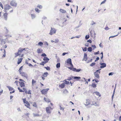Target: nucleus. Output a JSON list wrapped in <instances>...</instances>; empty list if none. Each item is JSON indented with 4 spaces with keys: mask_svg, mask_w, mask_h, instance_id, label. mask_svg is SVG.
I'll use <instances>...</instances> for the list:
<instances>
[{
    "mask_svg": "<svg viewBox=\"0 0 121 121\" xmlns=\"http://www.w3.org/2000/svg\"><path fill=\"white\" fill-rule=\"evenodd\" d=\"M94 81H95V82H99V81L98 80H96V79H94L92 81L93 82Z\"/></svg>",
    "mask_w": 121,
    "mask_h": 121,
    "instance_id": "nucleus-54",
    "label": "nucleus"
},
{
    "mask_svg": "<svg viewBox=\"0 0 121 121\" xmlns=\"http://www.w3.org/2000/svg\"><path fill=\"white\" fill-rule=\"evenodd\" d=\"M87 51H88L91 52L92 51V49L91 47H89L87 48Z\"/></svg>",
    "mask_w": 121,
    "mask_h": 121,
    "instance_id": "nucleus-34",
    "label": "nucleus"
},
{
    "mask_svg": "<svg viewBox=\"0 0 121 121\" xmlns=\"http://www.w3.org/2000/svg\"><path fill=\"white\" fill-rule=\"evenodd\" d=\"M100 70H101V69L97 70L94 74L95 77L98 79H99V74L100 73V72L99 71Z\"/></svg>",
    "mask_w": 121,
    "mask_h": 121,
    "instance_id": "nucleus-1",
    "label": "nucleus"
},
{
    "mask_svg": "<svg viewBox=\"0 0 121 121\" xmlns=\"http://www.w3.org/2000/svg\"><path fill=\"white\" fill-rule=\"evenodd\" d=\"M46 62H44V61L43 62H42L40 64V65H43V66H44V64H46Z\"/></svg>",
    "mask_w": 121,
    "mask_h": 121,
    "instance_id": "nucleus-38",
    "label": "nucleus"
},
{
    "mask_svg": "<svg viewBox=\"0 0 121 121\" xmlns=\"http://www.w3.org/2000/svg\"><path fill=\"white\" fill-rule=\"evenodd\" d=\"M87 54L85 53L84 54V59L85 61H86L87 59Z\"/></svg>",
    "mask_w": 121,
    "mask_h": 121,
    "instance_id": "nucleus-23",
    "label": "nucleus"
},
{
    "mask_svg": "<svg viewBox=\"0 0 121 121\" xmlns=\"http://www.w3.org/2000/svg\"><path fill=\"white\" fill-rule=\"evenodd\" d=\"M65 82L64 83H65V84H69V81H67L66 80H65Z\"/></svg>",
    "mask_w": 121,
    "mask_h": 121,
    "instance_id": "nucleus-43",
    "label": "nucleus"
},
{
    "mask_svg": "<svg viewBox=\"0 0 121 121\" xmlns=\"http://www.w3.org/2000/svg\"><path fill=\"white\" fill-rule=\"evenodd\" d=\"M4 54H3V56H2L3 57H5V56H6V55H5L6 52H5V50L4 49Z\"/></svg>",
    "mask_w": 121,
    "mask_h": 121,
    "instance_id": "nucleus-46",
    "label": "nucleus"
},
{
    "mask_svg": "<svg viewBox=\"0 0 121 121\" xmlns=\"http://www.w3.org/2000/svg\"><path fill=\"white\" fill-rule=\"evenodd\" d=\"M33 115L34 117H38L39 116V115L37 114H34Z\"/></svg>",
    "mask_w": 121,
    "mask_h": 121,
    "instance_id": "nucleus-49",
    "label": "nucleus"
},
{
    "mask_svg": "<svg viewBox=\"0 0 121 121\" xmlns=\"http://www.w3.org/2000/svg\"><path fill=\"white\" fill-rule=\"evenodd\" d=\"M106 1V0H104V1H103L101 3V4H104V3Z\"/></svg>",
    "mask_w": 121,
    "mask_h": 121,
    "instance_id": "nucleus-62",
    "label": "nucleus"
},
{
    "mask_svg": "<svg viewBox=\"0 0 121 121\" xmlns=\"http://www.w3.org/2000/svg\"><path fill=\"white\" fill-rule=\"evenodd\" d=\"M0 6L3 9V5L1 3V2H0Z\"/></svg>",
    "mask_w": 121,
    "mask_h": 121,
    "instance_id": "nucleus-61",
    "label": "nucleus"
},
{
    "mask_svg": "<svg viewBox=\"0 0 121 121\" xmlns=\"http://www.w3.org/2000/svg\"><path fill=\"white\" fill-rule=\"evenodd\" d=\"M49 90V89L48 88L43 89L41 91V92L42 94L45 95L47 93V92Z\"/></svg>",
    "mask_w": 121,
    "mask_h": 121,
    "instance_id": "nucleus-8",
    "label": "nucleus"
},
{
    "mask_svg": "<svg viewBox=\"0 0 121 121\" xmlns=\"http://www.w3.org/2000/svg\"><path fill=\"white\" fill-rule=\"evenodd\" d=\"M60 12L62 13H66V11L65 10L62 9H60Z\"/></svg>",
    "mask_w": 121,
    "mask_h": 121,
    "instance_id": "nucleus-26",
    "label": "nucleus"
},
{
    "mask_svg": "<svg viewBox=\"0 0 121 121\" xmlns=\"http://www.w3.org/2000/svg\"><path fill=\"white\" fill-rule=\"evenodd\" d=\"M25 104V106L27 108H29V107L30 106V104L27 101H26V104Z\"/></svg>",
    "mask_w": 121,
    "mask_h": 121,
    "instance_id": "nucleus-19",
    "label": "nucleus"
},
{
    "mask_svg": "<svg viewBox=\"0 0 121 121\" xmlns=\"http://www.w3.org/2000/svg\"><path fill=\"white\" fill-rule=\"evenodd\" d=\"M100 54H101V59H102L103 57V52H102Z\"/></svg>",
    "mask_w": 121,
    "mask_h": 121,
    "instance_id": "nucleus-59",
    "label": "nucleus"
},
{
    "mask_svg": "<svg viewBox=\"0 0 121 121\" xmlns=\"http://www.w3.org/2000/svg\"><path fill=\"white\" fill-rule=\"evenodd\" d=\"M38 8H39V9H41L42 8V5H38L37 7Z\"/></svg>",
    "mask_w": 121,
    "mask_h": 121,
    "instance_id": "nucleus-44",
    "label": "nucleus"
},
{
    "mask_svg": "<svg viewBox=\"0 0 121 121\" xmlns=\"http://www.w3.org/2000/svg\"><path fill=\"white\" fill-rule=\"evenodd\" d=\"M68 68L70 70L77 72H78L80 71L81 70V69H76L75 68H73L72 67H68Z\"/></svg>",
    "mask_w": 121,
    "mask_h": 121,
    "instance_id": "nucleus-3",
    "label": "nucleus"
},
{
    "mask_svg": "<svg viewBox=\"0 0 121 121\" xmlns=\"http://www.w3.org/2000/svg\"><path fill=\"white\" fill-rule=\"evenodd\" d=\"M22 59L23 58H18L17 62V64H18L19 65L21 63L22 60Z\"/></svg>",
    "mask_w": 121,
    "mask_h": 121,
    "instance_id": "nucleus-18",
    "label": "nucleus"
},
{
    "mask_svg": "<svg viewBox=\"0 0 121 121\" xmlns=\"http://www.w3.org/2000/svg\"><path fill=\"white\" fill-rule=\"evenodd\" d=\"M18 89L19 91L20 92H24V91L23 90H22V89H20V88L19 87L18 88Z\"/></svg>",
    "mask_w": 121,
    "mask_h": 121,
    "instance_id": "nucleus-41",
    "label": "nucleus"
},
{
    "mask_svg": "<svg viewBox=\"0 0 121 121\" xmlns=\"http://www.w3.org/2000/svg\"><path fill=\"white\" fill-rule=\"evenodd\" d=\"M10 5L12 6L16 7L17 6V4L14 0H12L10 3Z\"/></svg>",
    "mask_w": 121,
    "mask_h": 121,
    "instance_id": "nucleus-9",
    "label": "nucleus"
},
{
    "mask_svg": "<svg viewBox=\"0 0 121 121\" xmlns=\"http://www.w3.org/2000/svg\"><path fill=\"white\" fill-rule=\"evenodd\" d=\"M26 48H19V49L18 50V53H19L21 54V53H22V52L24 51L25 50Z\"/></svg>",
    "mask_w": 121,
    "mask_h": 121,
    "instance_id": "nucleus-10",
    "label": "nucleus"
},
{
    "mask_svg": "<svg viewBox=\"0 0 121 121\" xmlns=\"http://www.w3.org/2000/svg\"><path fill=\"white\" fill-rule=\"evenodd\" d=\"M43 44V43L42 42H39L38 44V45L42 46Z\"/></svg>",
    "mask_w": 121,
    "mask_h": 121,
    "instance_id": "nucleus-35",
    "label": "nucleus"
},
{
    "mask_svg": "<svg viewBox=\"0 0 121 121\" xmlns=\"http://www.w3.org/2000/svg\"><path fill=\"white\" fill-rule=\"evenodd\" d=\"M95 63L94 62L92 63L90 65V66H93L95 65Z\"/></svg>",
    "mask_w": 121,
    "mask_h": 121,
    "instance_id": "nucleus-48",
    "label": "nucleus"
},
{
    "mask_svg": "<svg viewBox=\"0 0 121 121\" xmlns=\"http://www.w3.org/2000/svg\"><path fill=\"white\" fill-rule=\"evenodd\" d=\"M59 41V40L58 39H55V41H54V42L55 43H58Z\"/></svg>",
    "mask_w": 121,
    "mask_h": 121,
    "instance_id": "nucleus-58",
    "label": "nucleus"
},
{
    "mask_svg": "<svg viewBox=\"0 0 121 121\" xmlns=\"http://www.w3.org/2000/svg\"><path fill=\"white\" fill-rule=\"evenodd\" d=\"M87 42H89L90 43H91L92 42L91 40L90 39H89L87 41Z\"/></svg>",
    "mask_w": 121,
    "mask_h": 121,
    "instance_id": "nucleus-63",
    "label": "nucleus"
},
{
    "mask_svg": "<svg viewBox=\"0 0 121 121\" xmlns=\"http://www.w3.org/2000/svg\"><path fill=\"white\" fill-rule=\"evenodd\" d=\"M66 63L67 64L69 65H70L72 67H73V65L72 63L71 59L70 58H69L67 59Z\"/></svg>",
    "mask_w": 121,
    "mask_h": 121,
    "instance_id": "nucleus-6",
    "label": "nucleus"
},
{
    "mask_svg": "<svg viewBox=\"0 0 121 121\" xmlns=\"http://www.w3.org/2000/svg\"><path fill=\"white\" fill-rule=\"evenodd\" d=\"M73 77L72 76V77H69L67 80H71L72 78H73Z\"/></svg>",
    "mask_w": 121,
    "mask_h": 121,
    "instance_id": "nucleus-39",
    "label": "nucleus"
},
{
    "mask_svg": "<svg viewBox=\"0 0 121 121\" xmlns=\"http://www.w3.org/2000/svg\"><path fill=\"white\" fill-rule=\"evenodd\" d=\"M12 8V7L8 4H6L4 7V9L5 10V12H7V10H8L9 9Z\"/></svg>",
    "mask_w": 121,
    "mask_h": 121,
    "instance_id": "nucleus-4",
    "label": "nucleus"
},
{
    "mask_svg": "<svg viewBox=\"0 0 121 121\" xmlns=\"http://www.w3.org/2000/svg\"><path fill=\"white\" fill-rule=\"evenodd\" d=\"M23 66H22L21 67H20V68L19 69V70H18L19 72L20 73H21V71L22 69L23 68Z\"/></svg>",
    "mask_w": 121,
    "mask_h": 121,
    "instance_id": "nucleus-36",
    "label": "nucleus"
},
{
    "mask_svg": "<svg viewBox=\"0 0 121 121\" xmlns=\"http://www.w3.org/2000/svg\"><path fill=\"white\" fill-rule=\"evenodd\" d=\"M92 105L95 106H98L99 105V103L97 101H93L92 102Z\"/></svg>",
    "mask_w": 121,
    "mask_h": 121,
    "instance_id": "nucleus-12",
    "label": "nucleus"
},
{
    "mask_svg": "<svg viewBox=\"0 0 121 121\" xmlns=\"http://www.w3.org/2000/svg\"><path fill=\"white\" fill-rule=\"evenodd\" d=\"M43 60L44 62H45L46 63H48L49 60V58L46 57H44L43 58Z\"/></svg>",
    "mask_w": 121,
    "mask_h": 121,
    "instance_id": "nucleus-11",
    "label": "nucleus"
},
{
    "mask_svg": "<svg viewBox=\"0 0 121 121\" xmlns=\"http://www.w3.org/2000/svg\"><path fill=\"white\" fill-rule=\"evenodd\" d=\"M91 47L93 48V50L96 48V46L95 45H92Z\"/></svg>",
    "mask_w": 121,
    "mask_h": 121,
    "instance_id": "nucleus-57",
    "label": "nucleus"
},
{
    "mask_svg": "<svg viewBox=\"0 0 121 121\" xmlns=\"http://www.w3.org/2000/svg\"><path fill=\"white\" fill-rule=\"evenodd\" d=\"M113 73H112V72L110 73L109 74V76H110V75H113Z\"/></svg>",
    "mask_w": 121,
    "mask_h": 121,
    "instance_id": "nucleus-64",
    "label": "nucleus"
},
{
    "mask_svg": "<svg viewBox=\"0 0 121 121\" xmlns=\"http://www.w3.org/2000/svg\"><path fill=\"white\" fill-rule=\"evenodd\" d=\"M99 53V51H98L97 52H94V54L95 55H96L97 54H98Z\"/></svg>",
    "mask_w": 121,
    "mask_h": 121,
    "instance_id": "nucleus-45",
    "label": "nucleus"
},
{
    "mask_svg": "<svg viewBox=\"0 0 121 121\" xmlns=\"http://www.w3.org/2000/svg\"><path fill=\"white\" fill-rule=\"evenodd\" d=\"M83 50L84 52H86L87 50V48L86 47H85L83 49Z\"/></svg>",
    "mask_w": 121,
    "mask_h": 121,
    "instance_id": "nucleus-51",
    "label": "nucleus"
},
{
    "mask_svg": "<svg viewBox=\"0 0 121 121\" xmlns=\"http://www.w3.org/2000/svg\"><path fill=\"white\" fill-rule=\"evenodd\" d=\"M85 37V38L86 39H87L89 38V35H86V36Z\"/></svg>",
    "mask_w": 121,
    "mask_h": 121,
    "instance_id": "nucleus-55",
    "label": "nucleus"
},
{
    "mask_svg": "<svg viewBox=\"0 0 121 121\" xmlns=\"http://www.w3.org/2000/svg\"><path fill=\"white\" fill-rule=\"evenodd\" d=\"M73 78L74 79H75L76 80H78L81 78L80 77H73Z\"/></svg>",
    "mask_w": 121,
    "mask_h": 121,
    "instance_id": "nucleus-22",
    "label": "nucleus"
},
{
    "mask_svg": "<svg viewBox=\"0 0 121 121\" xmlns=\"http://www.w3.org/2000/svg\"><path fill=\"white\" fill-rule=\"evenodd\" d=\"M56 31V30L54 28H51V30L49 33V34L52 35L54 34H55Z\"/></svg>",
    "mask_w": 121,
    "mask_h": 121,
    "instance_id": "nucleus-5",
    "label": "nucleus"
},
{
    "mask_svg": "<svg viewBox=\"0 0 121 121\" xmlns=\"http://www.w3.org/2000/svg\"><path fill=\"white\" fill-rule=\"evenodd\" d=\"M95 94L97 95H98L99 96H101L100 95V94L99 93V92H95Z\"/></svg>",
    "mask_w": 121,
    "mask_h": 121,
    "instance_id": "nucleus-37",
    "label": "nucleus"
},
{
    "mask_svg": "<svg viewBox=\"0 0 121 121\" xmlns=\"http://www.w3.org/2000/svg\"><path fill=\"white\" fill-rule=\"evenodd\" d=\"M118 35V34H117V35H114V36H110V37L109 38V39H110V38H113V37H115L116 36H117Z\"/></svg>",
    "mask_w": 121,
    "mask_h": 121,
    "instance_id": "nucleus-56",
    "label": "nucleus"
},
{
    "mask_svg": "<svg viewBox=\"0 0 121 121\" xmlns=\"http://www.w3.org/2000/svg\"><path fill=\"white\" fill-rule=\"evenodd\" d=\"M44 68L46 69L47 70H50V68L48 66L45 67Z\"/></svg>",
    "mask_w": 121,
    "mask_h": 121,
    "instance_id": "nucleus-40",
    "label": "nucleus"
},
{
    "mask_svg": "<svg viewBox=\"0 0 121 121\" xmlns=\"http://www.w3.org/2000/svg\"><path fill=\"white\" fill-rule=\"evenodd\" d=\"M28 60H26V63L27 64H28V65L30 66V63H28Z\"/></svg>",
    "mask_w": 121,
    "mask_h": 121,
    "instance_id": "nucleus-42",
    "label": "nucleus"
},
{
    "mask_svg": "<svg viewBox=\"0 0 121 121\" xmlns=\"http://www.w3.org/2000/svg\"><path fill=\"white\" fill-rule=\"evenodd\" d=\"M23 91H24V92H25V93L26 94H30V90H29L28 92L27 91L26 89L25 88H23Z\"/></svg>",
    "mask_w": 121,
    "mask_h": 121,
    "instance_id": "nucleus-16",
    "label": "nucleus"
},
{
    "mask_svg": "<svg viewBox=\"0 0 121 121\" xmlns=\"http://www.w3.org/2000/svg\"><path fill=\"white\" fill-rule=\"evenodd\" d=\"M90 104V100H86V105H88L89 104Z\"/></svg>",
    "mask_w": 121,
    "mask_h": 121,
    "instance_id": "nucleus-31",
    "label": "nucleus"
},
{
    "mask_svg": "<svg viewBox=\"0 0 121 121\" xmlns=\"http://www.w3.org/2000/svg\"><path fill=\"white\" fill-rule=\"evenodd\" d=\"M56 67L57 68H59L60 67V63H57L56 65Z\"/></svg>",
    "mask_w": 121,
    "mask_h": 121,
    "instance_id": "nucleus-32",
    "label": "nucleus"
},
{
    "mask_svg": "<svg viewBox=\"0 0 121 121\" xmlns=\"http://www.w3.org/2000/svg\"><path fill=\"white\" fill-rule=\"evenodd\" d=\"M31 18L32 19H34L35 17V14H31Z\"/></svg>",
    "mask_w": 121,
    "mask_h": 121,
    "instance_id": "nucleus-33",
    "label": "nucleus"
},
{
    "mask_svg": "<svg viewBox=\"0 0 121 121\" xmlns=\"http://www.w3.org/2000/svg\"><path fill=\"white\" fill-rule=\"evenodd\" d=\"M20 73L22 76L26 77V74L24 72H21V73Z\"/></svg>",
    "mask_w": 121,
    "mask_h": 121,
    "instance_id": "nucleus-25",
    "label": "nucleus"
},
{
    "mask_svg": "<svg viewBox=\"0 0 121 121\" xmlns=\"http://www.w3.org/2000/svg\"><path fill=\"white\" fill-rule=\"evenodd\" d=\"M48 73L46 72L44 73L42 75V76L41 77L42 79L43 80H44L45 78L47 77L48 75Z\"/></svg>",
    "mask_w": 121,
    "mask_h": 121,
    "instance_id": "nucleus-7",
    "label": "nucleus"
},
{
    "mask_svg": "<svg viewBox=\"0 0 121 121\" xmlns=\"http://www.w3.org/2000/svg\"><path fill=\"white\" fill-rule=\"evenodd\" d=\"M53 109L50 106H48L46 108V111L47 113L48 114H50L51 112V110Z\"/></svg>",
    "mask_w": 121,
    "mask_h": 121,
    "instance_id": "nucleus-2",
    "label": "nucleus"
},
{
    "mask_svg": "<svg viewBox=\"0 0 121 121\" xmlns=\"http://www.w3.org/2000/svg\"><path fill=\"white\" fill-rule=\"evenodd\" d=\"M7 87L9 88V91H11L13 89V87L9 86H7Z\"/></svg>",
    "mask_w": 121,
    "mask_h": 121,
    "instance_id": "nucleus-28",
    "label": "nucleus"
},
{
    "mask_svg": "<svg viewBox=\"0 0 121 121\" xmlns=\"http://www.w3.org/2000/svg\"><path fill=\"white\" fill-rule=\"evenodd\" d=\"M41 56H42L46 57V55L44 53H43L41 55Z\"/></svg>",
    "mask_w": 121,
    "mask_h": 121,
    "instance_id": "nucleus-53",
    "label": "nucleus"
},
{
    "mask_svg": "<svg viewBox=\"0 0 121 121\" xmlns=\"http://www.w3.org/2000/svg\"><path fill=\"white\" fill-rule=\"evenodd\" d=\"M42 51L43 50L39 48H38L37 50V52L38 53H41Z\"/></svg>",
    "mask_w": 121,
    "mask_h": 121,
    "instance_id": "nucleus-27",
    "label": "nucleus"
},
{
    "mask_svg": "<svg viewBox=\"0 0 121 121\" xmlns=\"http://www.w3.org/2000/svg\"><path fill=\"white\" fill-rule=\"evenodd\" d=\"M35 10L36 12L38 13H39L40 11V10H39L38 8H35Z\"/></svg>",
    "mask_w": 121,
    "mask_h": 121,
    "instance_id": "nucleus-47",
    "label": "nucleus"
},
{
    "mask_svg": "<svg viewBox=\"0 0 121 121\" xmlns=\"http://www.w3.org/2000/svg\"><path fill=\"white\" fill-rule=\"evenodd\" d=\"M22 99L23 100V102H24V104H26V99Z\"/></svg>",
    "mask_w": 121,
    "mask_h": 121,
    "instance_id": "nucleus-52",
    "label": "nucleus"
},
{
    "mask_svg": "<svg viewBox=\"0 0 121 121\" xmlns=\"http://www.w3.org/2000/svg\"><path fill=\"white\" fill-rule=\"evenodd\" d=\"M8 14L6 13H5L4 14V19L6 20L7 19V15Z\"/></svg>",
    "mask_w": 121,
    "mask_h": 121,
    "instance_id": "nucleus-24",
    "label": "nucleus"
},
{
    "mask_svg": "<svg viewBox=\"0 0 121 121\" xmlns=\"http://www.w3.org/2000/svg\"><path fill=\"white\" fill-rule=\"evenodd\" d=\"M100 64L101 65V66H100V68H104L106 66L105 63H100Z\"/></svg>",
    "mask_w": 121,
    "mask_h": 121,
    "instance_id": "nucleus-13",
    "label": "nucleus"
},
{
    "mask_svg": "<svg viewBox=\"0 0 121 121\" xmlns=\"http://www.w3.org/2000/svg\"><path fill=\"white\" fill-rule=\"evenodd\" d=\"M15 55V57H16L18 56H20V54L19 53H18V52H17V53H16L14 54Z\"/></svg>",
    "mask_w": 121,
    "mask_h": 121,
    "instance_id": "nucleus-29",
    "label": "nucleus"
},
{
    "mask_svg": "<svg viewBox=\"0 0 121 121\" xmlns=\"http://www.w3.org/2000/svg\"><path fill=\"white\" fill-rule=\"evenodd\" d=\"M36 81L33 79L32 81V86H34L36 84Z\"/></svg>",
    "mask_w": 121,
    "mask_h": 121,
    "instance_id": "nucleus-21",
    "label": "nucleus"
},
{
    "mask_svg": "<svg viewBox=\"0 0 121 121\" xmlns=\"http://www.w3.org/2000/svg\"><path fill=\"white\" fill-rule=\"evenodd\" d=\"M91 87L93 88H95L96 87V84H95V83H92L91 85Z\"/></svg>",
    "mask_w": 121,
    "mask_h": 121,
    "instance_id": "nucleus-30",
    "label": "nucleus"
},
{
    "mask_svg": "<svg viewBox=\"0 0 121 121\" xmlns=\"http://www.w3.org/2000/svg\"><path fill=\"white\" fill-rule=\"evenodd\" d=\"M44 100L46 102L48 103H49L50 102V101L49 99L48 98H46L45 97H44Z\"/></svg>",
    "mask_w": 121,
    "mask_h": 121,
    "instance_id": "nucleus-20",
    "label": "nucleus"
},
{
    "mask_svg": "<svg viewBox=\"0 0 121 121\" xmlns=\"http://www.w3.org/2000/svg\"><path fill=\"white\" fill-rule=\"evenodd\" d=\"M99 59V57H97L96 58V59L95 60V62L97 60H98Z\"/></svg>",
    "mask_w": 121,
    "mask_h": 121,
    "instance_id": "nucleus-60",
    "label": "nucleus"
},
{
    "mask_svg": "<svg viewBox=\"0 0 121 121\" xmlns=\"http://www.w3.org/2000/svg\"><path fill=\"white\" fill-rule=\"evenodd\" d=\"M95 24V22L94 21H92L91 22V25H93Z\"/></svg>",
    "mask_w": 121,
    "mask_h": 121,
    "instance_id": "nucleus-50",
    "label": "nucleus"
},
{
    "mask_svg": "<svg viewBox=\"0 0 121 121\" xmlns=\"http://www.w3.org/2000/svg\"><path fill=\"white\" fill-rule=\"evenodd\" d=\"M31 104L33 107H35L36 108H37V105L36 102H32L31 103Z\"/></svg>",
    "mask_w": 121,
    "mask_h": 121,
    "instance_id": "nucleus-15",
    "label": "nucleus"
},
{
    "mask_svg": "<svg viewBox=\"0 0 121 121\" xmlns=\"http://www.w3.org/2000/svg\"><path fill=\"white\" fill-rule=\"evenodd\" d=\"M19 83L20 86L21 87H22L25 86V83L24 82H19Z\"/></svg>",
    "mask_w": 121,
    "mask_h": 121,
    "instance_id": "nucleus-17",
    "label": "nucleus"
},
{
    "mask_svg": "<svg viewBox=\"0 0 121 121\" xmlns=\"http://www.w3.org/2000/svg\"><path fill=\"white\" fill-rule=\"evenodd\" d=\"M65 86V83L64 82L62 84H61L59 85V86L61 88H63Z\"/></svg>",
    "mask_w": 121,
    "mask_h": 121,
    "instance_id": "nucleus-14",
    "label": "nucleus"
}]
</instances>
